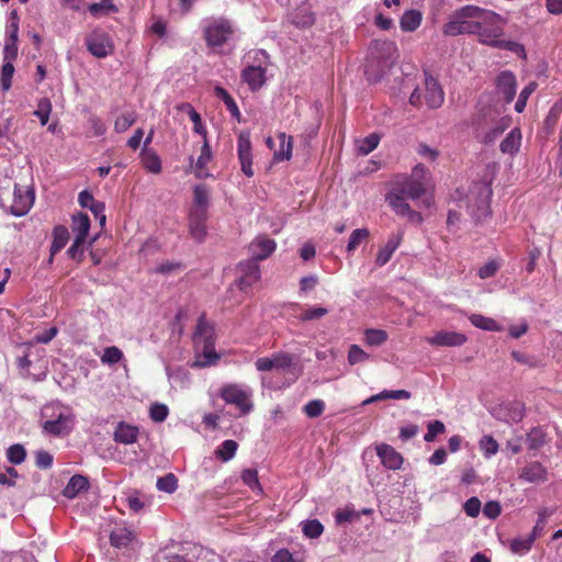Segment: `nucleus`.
Listing matches in <instances>:
<instances>
[{"label":"nucleus","mask_w":562,"mask_h":562,"mask_svg":"<svg viewBox=\"0 0 562 562\" xmlns=\"http://www.w3.org/2000/svg\"><path fill=\"white\" fill-rule=\"evenodd\" d=\"M397 58L398 52L394 42L381 40L372 41L366 60V75L368 80H380L382 76L395 65Z\"/></svg>","instance_id":"f257e3e1"},{"label":"nucleus","mask_w":562,"mask_h":562,"mask_svg":"<svg viewBox=\"0 0 562 562\" xmlns=\"http://www.w3.org/2000/svg\"><path fill=\"white\" fill-rule=\"evenodd\" d=\"M481 14L482 8L476 5H464L458 9L451 15L450 21L443 25V34L447 36H458L479 32Z\"/></svg>","instance_id":"f03ea898"},{"label":"nucleus","mask_w":562,"mask_h":562,"mask_svg":"<svg viewBox=\"0 0 562 562\" xmlns=\"http://www.w3.org/2000/svg\"><path fill=\"white\" fill-rule=\"evenodd\" d=\"M428 170L423 165H417L409 177H397L393 182V190L416 200L426 194Z\"/></svg>","instance_id":"7ed1b4c3"},{"label":"nucleus","mask_w":562,"mask_h":562,"mask_svg":"<svg viewBox=\"0 0 562 562\" xmlns=\"http://www.w3.org/2000/svg\"><path fill=\"white\" fill-rule=\"evenodd\" d=\"M503 23L501 15L482 8L479 32L474 34L479 36L480 43L495 47L504 34Z\"/></svg>","instance_id":"20e7f679"},{"label":"nucleus","mask_w":562,"mask_h":562,"mask_svg":"<svg viewBox=\"0 0 562 562\" xmlns=\"http://www.w3.org/2000/svg\"><path fill=\"white\" fill-rule=\"evenodd\" d=\"M491 195L492 190L486 183L477 182L471 187L468 207L476 222L485 220L491 214Z\"/></svg>","instance_id":"39448f33"},{"label":"nucleus","mask_w":562,"mask_h":562,"mask_svg":"<svg viewBox=\"0 0 562 562\" xmlns=\"http://www.w3.org/2000/svg\"><path fill=\"white\" fill-rule=\"evenodd\" d=\"M195 337L203 338L204 352L202 355V359L199 358L195 360L194 366L195 367H206V366L214 363L215 360L218 359V356L214 351L210 350L214 345L213 327L206 321L205 315H201L199 318Z\"/></svg>","instance_id":"423d86ee"},{"label":"nucleus","mask_w":562,"mask_h":562,"mask_svg":"<svg viewBox=\"0 0 562 562\" xmlns=\"http://www.w3.org/2000/svg\"><path fill=\"white\" fill-rule=\"evenodd\" d=\"M87 49L97 58H104L113 53L114 46L109 34L102 30H93L86 36Z\"/></svg>","instance_id":"0eeeda50"},{"label":"nucleus","mask_w":562,"mask_h":562,"mask_svg":"<svg viewBox=\"0 0 562 562\" xmlns=\"http://www.w3.org/2000/svg\"><path fill=\"white\" fill-rule=\"evenodd\" d=\"M222 398L228 403L236 405L243 414H247L252 408L249 394L235 384H229L221 389Z\"/></svg>","instance_id":"6e6552de"},{"label":"nucleus","mask_w":562,"mask_h":562,"mask_svg":"<svg viewBox=\"0 0 562 562\" xmlns=\"http://www.w3.org/2000/svg\"><path fill=\"white\" fill-rule=\"evenodd\" d=\"M232 27L228 21L221 20L210 24L205 31V40L210 46H222L232 34Z\"/></svg>","instance_id":"1a4fd4ad"},{"label":"nucleus","mask_w":562,"mask_h":562,"mask_svg":"<svg viewBox=\"0 0 562 562\" xmlns=\"http://www.w3.org/2000/svg\"><path fill=\"white\" fill-rule=\"evenodd\" d=\"M496 93L505 103H510L516 95V77L513 72L502 71L496 78Z\"/></svg>","instance_id":"9d476101"},{"label":"nucleus","mask_w":562,"mask_h":562,"mask_svg":"<svg viewBox=\"0 0 562 562\" xmlns=\"http://www.w3.org/2000/svg\"><path fill=\"white\" fill-rule=\"evenodd\" d=\"M237 269L240 274L237 284L241 290L251 286L260 279V268L257 261L249 259L240 262Z\"/></svg>","instance_id":"9b49d317"},{"label":"nucleus","mask_w":562,"mask_h":562,"mask_svg":"<svg viewBox=\"0 0 562 562\" xmlns=\"http://www.w3.org/2000/svg\"><path fill=\"white\" fill-rule=\"evenodd\" d=\"M238 158L241 166V171L247 177L254 176L252 157H251V143L250 135L247 132H241L238 137Z\"/></svg>","instance_id":"f8f14e48"},{"label":"nucleus","mask_w":562,"mask_h":562,"mask_svg":"<svg viewBox=\"0 0 562 562\" xmlns=\"http://www.w3.org/2000/svg\"><path fill=\"white\" fill-rule=\"evenodd\" d=\"M276 249L273 239L266 236H258L249 245V254L251 260L259 261L268 258Z\"/></svg>","instance_id":"ddd939ff"},{"label":"nucleus","mask_w":562,"mask_h":562,"mask_svg":"<svg viewBox=\"0 0 562 562\" xmlns=\"http://www.w3.org/2000/svg\"><path fill=\"white\" fill-rule=\"evenodd\" d=\"M424 99L430 109H438L443 103V91L431 76L426 77Z\"/></svg>","instance_id":"4468645a"},{"label":"nucleus","mask_w":562,"mask_h":562,"mask_svg":"<svg viewBox=\"0 0 562 562\" xmlns=\"http://www.w3.org/2000/svg\"><path fill=\"white\" fill-rule=\"evenodd\" d=\"M427 341L431 346L457 347L467 341L465 335L457 331H438L428 337Z\"/></svg>","instance_id":"2eb2a0df"},{"label":"nucleus","mask_w":562,"mask_h":562,"mask_svg":"<svg viewBox=\"0 0 562 562\" xmlns=\"http://www.w3.org/2000/svg\"><path fill=\"white\" fill-rule=\"evenodd\" d=\"M206 220L207 213L204 211H190L189 213L190 235L199 243L203 241L206 236Z\"/></svg>","instance_id":"dca6fc26"},{"label":"nucleus","mask_w":562,"mask_h":562,"mask_svg":"<svg viewBox=\"0 0 562 562\" xmlns=\"http://www.w3.org/2000/svg\"><path fill=\"white\" fill-rule=\"evenodd\" d=\"M33 202H34V194L31 190H26V191L15 190L14 199L10 206V211L15 216H23L29 212Z\"/></svg>","instance_id":"f3484780"},{"label":"nucleus","mask_w":562,"mask_h":562,"mask_svg":"<svg viewBox=\"0 0 562 562\" xmlns=\"http://www.w3.org/2000/svg\"><path fill=\"white\" fill-rule=\"evenodd\" d=\"M376 454L380 457L384 467L391 470H397L402 467L403 458L395 449L386 443L376 446Z\"/></svg>","instance_id":"a211bd4d"},{"label":"nucleus","mask_w":562,"mask_h":562,"mask_svg":"<svg viewBox=\"0 0 562 562\" xmlns=\"http://www.w3.org/2000/svg\"><path fill=\"white\" fill-rule=\"evenodd\" d=\"M265 72L266 69L260 66H249L243 70L241 78L251 90H258L265 83Z\"/></svg>","instance_id":"6ab92c4d"},{"label":"nucleus","mask_w":562,"mask_h":562,"mask_svg":"<svg viewBox=\"0 0 562 562\" xmlns=\"http://www.w3.org/2000/svg\"><path fill=\"white\" fill-rule=\"evenodd\" d=\"M402 239H403L402 233L392 235L389 238L386 245L379 250L376 258H375V263L380 267L386 265L390 261L393 252L400 246Z\"/></svg>","instance_id":"aec40b11"},{"label":"nucleus","mask_w":562,"mask_h":562,"mask_svg":"<svg viewBox=\"0 0 562 562\" xmlns=\"http://www.w3.org/2000/svg\"><path fill=\"white\" fill-rule=\"evenodd\" d=\"M521 145V132L518 127L513 128L502 140L499 149L503 154L515 156Z\"/></svg>","instance_id":"412c9836"},{"label":"nucleus","mask_w":562,"mask_h":562,"mask_svg":"<svg viewBox=\"0 0 562 562\" xmlns=\"http://www.w3.org/2000/svg\"><path fill=\"white\" fill-rule=\"evenodd\" d=\"M72 417L60 414L55 420L44 423V429L52 435L68 434L71 429Z\"/></svg>","instance_id":"4be33fe9"},{"label":"nucleus","mask_w":562,"mask_h":562,"mask_svg":"<svg viewBox=\"0 0 562 562\" xmlns=\"http://www.w3.org/2000/svg\"><path fill=\"white\" fill-rule=\"evenodd\" d=\"M407 196L394 191L393 189L386 195V201L397 215L407 216L411 212V206L406 202Z\"/></svg>","instance_id":"5701e85b"},{"label":"nucleus","mask_w":562,"mask_h":562,"mask_svg":"<svg viewBox=\"0 0 562 562\" xmlns=\"http://www.w3.org/2000/svg\"><path fill=\"white\" fill-rule=\"evenodd\" d=\"M88 479L83 475H74L63 490V495L67 498H75L81 491L87 490Z\"/></svg>","instance_id":"b1692460"},{"label":"nucleus","mask_w":562,"mask_h":562,"mask_svg":"<svg viewBox=\"0 0 562 562\" xmlns=\"http://www.w3.org/2000/svg\"><path fill=\"white\" fill-rule=\"evenodd\" d=\"M138 429L134 426L120 423L114 432V440L124 445H130L136 441Z\"/></svg>","instance_id":"393cba45"},{"label":"nucleus","mask_w":562,"mask_h":562,"mask_svg":"<svg viewBox=\"0 0 562 562\" xmlns=\"http://www.w3.org/2000/svg\"><path fill=\"white\" fill-rule=\"evenodd\" d=\"M510 117L503 116L497 122H495L494 126L488 130L483 138L482 142L486 145L493 144L510 125Z\"/></svg>","instance_id":"a878e982"},{"label":"nucleus","mask_w":562,"mask_h":562,"mask_svg":"<svg viewBox=\"0 0 562 562\" xmlns=\"http://www.w3.org/2000/svg\"><path fill=\"white\" fill-rule=\"evenodd\" d=\"M210 193L205 186L199 184L193 189V205L190 211H204L207 213Z\"/></svg>","instance_id":"bb28decb"},{"label":"nucleus","mask_w":562,"mask_h":562,"mask_svg":"<svg viewBox=\"0 0 562 562\" xmlns=\"http://www.w3.org/2000/svg\"><path fill=\"white\" fill-rule=\"evenodd\" d=\"M315 21L308 4H302L292 14V22L300 27L311 26Z\"/></svg>","instance_id":"cd10ccee"},{"label":"nucleus","mask_w":562,"mask_h":562,"mask_svg":"<svg viewBox=\"0 0 562 562\" xmlns=\"http://www.w3.org/2000/svg\"><path fill=\"white\" fill-rule=\"evenodd\" d=\"M54 239L50 246V261L53 260V257L60 251L67 244L69 239V233L68 229L65 226H56L54 228Z\"/></svg>","instance_id":"c85d7f7f"},{"label":"nucleus","mask_w":562,"mask_h":562,"mask_svg":"<svg viewBox=\"0 0 562 562\" xmlns=\"http://www.w3.org/2000/svg\"><path fill=\"white\" fill-rule=\"evenodd\" d=\"M133 538V532L126 527H117L110 535L111 544L115 548L127 547Z\"/></svg>","instance_id":"c756f323"},{"label":"nucleus","mask_w":562,"mask_h":562,"mask_svg":"<svg viewBox=\"0 0 562 562\" xmlns=\"http://www.w3.org/2000/svg\"><path fill=\"white\" fill-rule=\"evenodd\" d=\"M422 23V13L418 10H408L401 18L400 25L404 32H414Z\"/></svg>","instance_id":"7c9ffc66"},{"label":"nucleus","mask_w":562,"mask_h":562,"mask_svg":"<svg viewBox=\"0 0 562 562\" xmlns=\"http://www.w3.org/2000/svg\"><path fill=\"white\" fill-rule=\"evenodd\" d=\"M278 137L280 139V148L274 150V160H289L292 157L293 139L285 133H280Z\"/></svg>","instance_id":"2f4dec72"},{"label":"nucleus","mask_w":562,"mask_h":562,"mask_svg":"<svg viewBox=\"0 0 562 562\" xmlns=\"http://www.w3.org/2000/svg\"><path fill=\"white\" fill-rule=\"evenodd\" d=\"M142 160L144 168L151 173L161 171V161L158 155L151 149L144 148L142 151Z\"/></svg>","instance_id":"473e14b6"},{"label":"nucleus","mask_w":562,"mask_h":562,"mask_svg":"<svg viewBox=\"0 0 562 562\" xmlns=\"http://www.w3.org/2000/svg\"><path fill=\"white\" fill-rule=\"evenodd\" d=\"M90 229L89 216L85 213H78L72 216V231L76 232V238L86 240Z\"/></svg>","instance_id":"72a5a7b5"},{"label":"nucleus","mask_w":562,"mask_h":562,"mask_svg":"<svg viewBox=\"0 0 562 562\" xmlns=\"http://www.w3.org/2000/svg\"><path fill=\"white\" fill-rule=\"evenodd\" d=\"M544 473L546 471L540 463L532 462L522 469L520 477L528 482H538L544 479Z\"/></svg>","instance_id":"f704fd0d"},{"label":"nucleus","mask_w":562,"mask_h":562,"mask_svg":"<svg viewBox=\"0 0 562 562\" xmlns=\"http://www.w3.org/2000/svg\"><path fill=\"white\" fill-rule=\"evenodd\" d=\"M505 415L503 419L506 423H518L525 415V406L521 402H512L505 407Z\"/></svg>","instance_id":"c9c22d12"},{"label":"nucleus","mask_w":562,"mask_h":562,"mask_svg":"<svg viewBox=\"0 0 562 562\" xmlns=\"http://www.w3.org/2000/svg\"><path fill=\"white\" fill-rule=\"evenodd\" d=\"M212 151L209 143L205 140L202 148L201 154L195 164V175L198 178H205L207 173L204 172V168L206 164L211 160Z\"/></svg>","instance_id":"e433bc0d"},{"label":"nucleus","mask_w":562,"mask_h":562,"mask_svg":"<svg viewBox=\"0 0 562 562\" xmlns=\"http://www.w3.org/2000/svg\"><path fill=\"white\" fill-rule=\"evenodd\" d=\"M470 322L473 326L481 328V329H485V330H490V331H499L501 330V326L497 324L496 321H494L493 318L480 315V314H472L470 316Z\"/></svg>","instance_id":"4c0bfd02"},{"label":"nucleus","mask_w":562,"mask_h":562,"mask_svg":"<svg viewBox=\"0 0 562 562\" xmlns=\"http://www.w3.org/2000/svg\"><path fill=\"white\" fill-rule=\"evenodd\" d=\"M88 9L89 12L97 18L109 15L117 11L116 5L110 0H102L101 2L92 3Z\"/></svg>","instance_id":"58836bf2"},{"label":"nucleus","mask_w":562,"mask_h":562,"mask_svg":"<svg viewBox=\"0 0 562 562\" xmlns=\"http://www.w3.org/2000/svg\"><path fill=\"white\" fill-rule=\"evenodd\" d=\"M526 441L530 450H537L544 445L546 432L541 428H532L527 434Z\"/></svg>","instance_id":"ea45409f"},{"label":"nucleus","mask_w":562,"mask_h":562,"mask_svg":"<svg viewBox=\"0 0 562 562\" xmlns=\"http://www.w3.org/2000/svg\"><path fill=\"white\" fill-rule=\"evenodd\" d=\"M214 92H215V94H216L218 98H221V99L224 101V103H225L226 108L228 109V111L231 112V114H232L234 117H236V119H238V120H239L240 112H239V110H238V106H237L236 102H235V101H234V99L228 94V92H227L224 88L218 87V86H217V87H215Z\"/></svg>","instance_id":"a19ab883"},{"label":"nucleus","mask_w":562,"mask_h":562,"mask_svg":"<svg viewBox=\"0 0 562 562\" xmlns=\"http://www.w3.org/2000/svg\"><path fill=\"white\" fill-rule=\"evenodd\" d=\"M387 340V333L382 329H367L364 331V341L369 346H381Z\"/></svg>","instance_id":"79ce46f5"},{"label":"nucleus","mask_w":562,"mask_h":562,"mask_svg":"<svg viewBox=\"0 0 562 562\" xmlns=\"http://www.w3.org/2000/svg\"><path fill=\"white\" fill-rule=\"evenodd\" d=\"M370 235V232L368 228H358L355 229L350 237L347 245V251L352 252L357 249V247L364 241Z\"/></svg>","instance_id":"37998d69"},{"label":"nucleus","mask_w":562,"mask_h":562,"mask_svg":"<svg viewBox=\"0 0 562 562\" xmlns=\"http://www.w3.org/2000/svg\"><path fill=\"white\" fill-rule=\"evenodd\" d=\"M237 447L238 445L236 441L231 439L225 440L216 451V454L222 461L226 462L235 456Z\"/></svg>","instance_id":"c03bdc74"},{"label":"nucleus","mask_w":562,"mask_h":562,"mask_svg":"<svg viewBox=\"0 0 562 562\" xmlns=\"http://www.w3.org/2000/svg\"><path fill=\"white\" fill-rule=\"evenodd\" d=\"M136 121V114L134 112L122 113L115 121L114 130L117 133L127 131Z\"/></svg>","instance_id":"a18cd8bd"},{"label":"nucleus","mask_w":562,"mask_h":562,"mask_svg":"<svg viewBox=\"0 0 562 562\" xmlns=\"http://www.w3.org/2000/svg\"><path fill=\"white\" fill-rule=\"evenodd\" d=\"M536 537L535 535H529L527 538H518V539H514L510 543V550L514 552V553H524V552H527L530 550L533 541H535Z\"/></svg>","instance_id":"49530a36"},{"label":"nucleus","mask_w":562,"mask_h":562,"mask_svg":"<svg viewBox=\"0 0 562 562\" xmlns=\"http://www.w3.org/2000/svg\"><path fill=\"white\" fill-rule=\"evenodd\" d=\"M380 136L375 133H372L364 137L358 146V150L362 155L370 154L373 149H375L379 145Z\"/></svg>","instance_id":"de8ad7c7"},{"label":"nucleus","mask_w":562,"mask_h":562,"mask_svg":"<svg viewBox=\"0 0 562 562\" xmlns=\"http://www.w3.org/2000/svg\"><path fill=\"white\" fill-rule=\"evenodd\" d=\"M52 111V103L49 99L43 98L38 101L37 109L34 114L40 119L41 124L45 125L48 122Z\"/></svg>","instance_id":"09e8293b"},{"label":"nucleus","mask_w":562,"mask_h":562,"mask_svg":"<svg viewBox=\"0 0 562 562\" xmlns=\"http://www.w3.org/2000/svg\"><path fill=\"white\" fill-rule=\"evenodd\" d=\"M8 460L13 464H20L25 460L26 451L21 445H12L7 451Z\"/></svg>","instance_id":"8fccbe9b"},{"label":"nucleus","mask_w":562,"mask_h":562,"mask_svg":"<svg viewBox=\"0 0 562 562\" xmlns=\"http://www.w3.org/2000/svg\"><path fill=\"white\" fill-rule=\"evenodd\" d=\"M177 486V477L172 473H168L157 481V488L166 493H173Z\"/></svg>","instance_id":"3c124183"},{"label":"nucleus","mask_w":562,"mask_h":562,"mask_svg":"<svg viewBox=\"0 0 562 562\" xmlns=\"http://www.w3.org/2000/svg\"><path fill=\"white\" fill-rule=\"evenodd\" d=\"M512 357L519 363L525 364L529 368H539L542 366L541 361L531 355L520 352V351H513Z\"/></svg>","instance_id":"603ef678"},{"label":"nucleus","mask_w":562,"mask_h":562,"mask_svg":"<svg viewBox=\"0 0 562 562\" xmlns=\"http://www.w3.org/2000/svg\"><path fill=\"white\" fill-rule=\"evenodd\" d=\"M123 358V352L115 346L106 347L101 357L102 363L115 364Z\"/></svg>","instance_id":"864d4df0"},{"label":"nucleus","mask_w":562,"mask_h":562,"mask_svg":"<svg viewBox=\"0 0 562 562\" xmlns=\"http://www.w3.org/2000/svg\"><path fill=\"white\" fill-rule=\"evenodd\" d=\"M14 74V67L11 61H4L1 70V88L4 91H8L11 88V80Z\"/></svg>","instance_id":"5fc2aeb1"},{"label":"nucleus","mask_w":562,"mask_h":562,"mask_svg":"<svg viewBox=\"0 0 562 562\" xmlns=\"http://www.w3.org/2000/svg\"><path fill=\"white\" fill-rule=\"evenodd\" d=\"M480 448L484 456L490 458L498 451V443L492 436H484L480 440Z\"/></svg>","instance_id":"6e6d98bb"},{"label":"nucleus","mask_w":562,"mask_h":562,"mask_svg":"<svg viewBox=\"0 0 562 562\" xmlns=\"http://www.w3.org/2000/svg\"><path fill=\"white\" fill-rule=\"evenodd\" d=\"M369 359V355L362 350L358 345H352L348 352V362L355 366L360 362H364Z\"/></svg>","instance_id":"4d7b16f0"},{"label":"nucleus","mask_w":562,"mask_h":562,"mask_svg":"<svg viewBox=\"0 0 562 562\" xmlns=\"http://www.w3.org/2000/svg\"><path fill=\"white\" fill-rule=\"evenodd\" d=\"M243 482L248 485L251 490H258L261 492V486L258 480V473L254 469H246L241 473Z\"/></svg>","instance_id":"13d9d810"},{"label":"nucleus","mask_w":562,"mask_h":562,"mask_svg":"<svg viewBox=\"0 0 562 562\" xmlns=\"http://www.w3.org/2000/svg\"><path fill=\"white\" fill-rule=\"evenodd\" d=\"M324 528L323 525L314 519V520H307L303 526V532L308 538H317L322 535Z\"/></svg>","instance_id":"bf43d9fd"},{"label":"nucleus","mask_w":562,"mask_h":562,"mask_svg":"<svg viewBox=\"0 0 562 562\" xmlns=\"http://www.w3.org/2000/svg\"><path fill=\"white\" fill-rule=\"evenodd\" d=\"M328 313L325 307H311L300 314L299 319L302 322L319 319Z\"/></svg>","instance_id":"052dcab7"},{"label":"nucleus","mask_w":562,"mask_h":562,"mask_svg":"<svg viewBox=\"0 0 562 562\" xmlns=\"http://www.w3.org/2000/svg\"><path fill=\"white\" fill-rule=\"evenodd\" d=\"M85 240L80 238H75L72 245L68 249V255L71 259L81 262L83 260V254H85V247H83Z\"/></svg>","instance_id":"680f3d73"},{"label":"nucleus","mask_w":562,"mask_h":562,"mask_svg":"<svg viewBox=\"0 0 562 562\" xmlns=\"http://www.w3.org/2000/svg\"><path fill=\"white\" fill-rule=\"evenodd\" d=\"M324 408H325V404L323 401L314 400V401L308 402L304 406V413L308 417L315 418V417H318L319 415H322V413L324 412Z\"/></svg>","instance_id":"e2e57ef3"},{"label":"nucleus","mask_w":562,"mask_h":562,"mask_svg":"<svg viewBox=\"0 0 562 562\" xmlns=\"http://www.w3.org/2000/svg\"><path fill=\"white\" fill-rule=\"evenodd\" d=\"M168 407L165 404H153L149 411L150 418L154 422L161 423L164 422L168 416Z\"/></svg>","instance_id":"0e129e2a"},{"label":"nucleus","mask_w":562,"mask_h":562,"mask_svg":"<svg viewBox=\"0 0 562 562\" xmlns=\"http://www.w3.org/2000/svg\"><path fill=\"white\" fill-rule=\"evenodd\" d=\"M445 431V425L440 420H435L428 425V430L424 437L425 441L431 442L435 440L437 435Z\"/></svg>","instance_id":"69168bd1"},{"label":"nucleus","mask_w":562,"mask_h":562,"mask_svg":"<svg viewBox=\"0 0 562 562\" xmlns=\"http://www.w3.org/2000/svg\"><path fill=\"white\" fill-rule=\"evenodd\" d=\"M499 263L496 260H490L479 269V277L481 279H487L493 277L499 269Z\"/></svg>","instance_id":"338daca9"},{"label":"nucleus","mask_w":562,"mask_h":562,"mask_svg":"<svg viewBox=\"0 0 562 562\" xmlns=\"http://www.w3.org/2000/svg\"><path fill=\"white\" fill-rule=\"evenodd\" d=\"M464 512L470 517H476L481 510V502L477 497L469 498L463 505Z\"/></svg>","instance_id":"774afa93"}]
</instances>
